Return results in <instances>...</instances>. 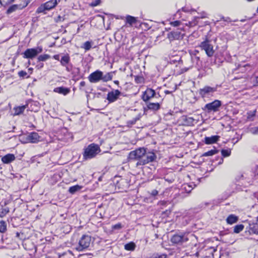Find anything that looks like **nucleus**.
<instances>
[{"label": "nucleus", "instance_id": "f257e3e1", "mask_svg": "<svg viewBox=\"0 0 258 258\" xmlns=\"http://www.w3.org/2000/svg\"><path fill=\"white\" fill-rule=\"evenodd\" d=\"M157 156L153 151H147L144 147H140L131 151L128 155V161H137L136 166L138 167L146 165L156 160Z\"/></svg>", "mask_w": 258, "mask_h": 258}, {"label": "nucleus", "instance_id": "f03ea898", "mask_svg": "<svg viewBox=\"0 0 258 258\" xmlns=\"http://www.w3.org/2000/svg\"><path fill=\"white\" fill-rule=\"evenodd\" d=\"M100 151L99 146L97 144L92 143L84 149L83 153V159L87 160L94 158Z\"/></svg>", "mask_w": 258, "mask_h": 258}, {"label": "nucleus", "instance_id": "7ed1b4c3", "mask_svg": "<svg viewBox=\"0 0 258 258\" xmlns=\"http://www.w3.org/2000/svg\"><path fill=\"white\" fill-rule=\"evenodd\" d=\"M198 47L200 48L201 50H204L208 57H211L213 56L215 53L214 46L212 44L211 40L207 38L201 42Z\"/></svg>", "mask_w": 258, "mask_h": 258}, {"label": "nucleus", "instance_id": "20e7f679", "mask_svg": "<svg viewBox=\"0 0 258 258\" xmlns=\"http://www.w3.org/2000/svg\"><path fill=\"white\" fill-rule=\"evenodd\" d=\"M58 2L57 0H49L44 4H41L37 9L36 13H45V11H50L57 5Z\"/></svg>", "mask_w": 258, "mask_h": 258}, {"label": "nucleus", "instance_id": "39448f33", "mask_svg": "<svg viewBox=\"0 0 258 258\" xmlns=\"http://www.w3.org/2000/svg\"><path fill=\"white\" fill-rule=\"evenodd\" d=\"M91 241V236L87 234L83 235L79 241V244L76 249L79 251H81L88 248L90 245Z\"/></svg>", "mask_w": 258, "mask_h": 258}, {"label": "nucleus", "instance_id": "423d86ee", "mask_svg": "<svg viewBox=\"0 0 258 258\" xmlns=\"http://www.w3.org/2000/svg\"><path fill=\"white\" fill-rule=\"evenodd\" d=\"M192 66H185L183 60L180 59L176 64L174 70V75L176 76L181 75L192 69Z\"/></svg>", "mask_w": 258, "mask_h": 258}, {"label": "nucleus", "instance_id": "0eeeda50", "mask_svg": "<svg viewBox=\"0 0 258 258\" xmlns=\"http://www.w3.org/2000/svg\"><path fill=\"white\" fill-rule=\"evenodd\" d=\"M42 51L41 47L27 48L23 53V57L27 59H33Z\"/></svg>", "mask_w": 258, "mask_h": 258}, {"label": "nucleus", "instance_id": "6e6552de", "mask_svg": "<svg viewBox=\"0 0 258 258\" xmlns=\"http://www.w3.org/2000/svg\"><path fill=\"white\" fill-rule=\"evenodd\" d=\"M157 95L160 96L159 93H156L154 89L148 87L145 91L143 92L141 97L144 102L148 103L152 98L156 97Z\"/></svg>", "mask_w": 258, "mask_h": 258}, {"label": "nucleus", "instance_id": "1a4fd4ad", "mask_svg": "<svg viewBox=\"0 0 258 258\" xmlns=\"http://www.w3.org/2000/svg\"><path fill=\"white\" fill-rule=\"evenodd\" d=\"M222 105L221 101L219 100H215L211 103H207L204 106V109L208 112L211 111L217 112Z\"/></svg>", "mask_w": 258, "mask_h": 258}, {"label": "nucleus", "instance_id": "9d476101", "mask_svg": "<svg viewBox=\"0 0 258 258\" xmlns=\"http://www.w3.org/2000/svg\"><path fill=\"white\" fill-rule=\"evenodd\" d=\"M59 61L61 66L65 67L66 70L67 72H70L72 71V64L70 63L71 57L69 54L66 53L63 55Z\"/></svg>", "mask_w": 258, "mask_h": 258}, {"label": "nucleus", "instance_id": "9b49d317", "mask_svg": "<svg viewBox=\"0 0 258 258\" xmlns=\"http://www.w3.org/2000/svg\"><path fill=\"white\" fill-rule=\"evenodd\" d=\"M103 72L97 70L91 73L88 77L89 82L91 83H96L101 80Z\"/></svg>", "mask_w": 258, "mask_h": 258}, {"label": "nucleus", "instance_id": "f8f14e48", "mask_svg": "<svg viewBox=\"0 0 258 258\" xmlns=\"http://www.w3.org/2000/svg\"><path fill=\"white\" fill-rule=\"evenodd\" d=\"M121 94V93L119 90L113 89L107 93L106 99L109 103L114 102L119 98Z\"/></svg>", "mask_w": 258, "mask_h": 258}, {"label": "nucleus", "instance_id": "ddd939ff", "mask_svg": "<svg viewBox=\"0 0 258 258\" xmlns=\"http://www.w3.org/2000/svg\"><path fill=\"white\" fill-rule=\"evenodd\" d=\"M216 91V88L215 87H211L209 86H205L203 88H201L199 90L200 95L202 98L208 97L209 95L213 93Z\"/></svg>", "mask_w": 258, "mask_h": 258}, {"label": "nucleus", "instance_id": "4468645a", "mask_svg": "<svg viewBox=\"0 0 258 258\" xmlns=\"http://www.w3.org/2000/svg\"><path fill=\"white\" fill-rule=\"evenodd\" d=\"M188 240V238L184 234L181 235L175 234L171 238V241L174 244H182Z\"/></svg>", "mask_w": 258, "mask_h": 258}, {"label": "nucleus", "instance_id": "2eb2a0df", "mask_svg": "<svg viewBox=\"0 0 258 258\" xmlns=\"http://www.w3.org/2000/svg\"><path fill=\"white\" fill-rule=\"evenodd\" d=\"M146 106L144 108V110H151L153 111H157L161 108L162 102H151L149 101L146 103Z\"/></svg>", "mask_w": 258, "mask_h": 258}, {"label": "nucleus", "instance_id": "dca6fc26", "mask_svg": "<svg viewBox=\"0 0 258 258\" xmlns=\"http://www.w3.org/2000/svg\"><path fill=\"white\" fill-rule=\"evenodd\" d=\"M40 136L36 132H32L26 138L27 143H36L39 141Z\"/></svg>", "mask_w": 258, "mask_h": 258}, {"label": "nucleus", "instance_id": "f3484780", "mask_svg": "<svg viewBox=\"0 0 258 258\" xmlns=\"http://www.w3.org/2000/svg\"><path fill=\"white\" fill-rule=\"evenodd\" d=\"M167 38L170 41L178 40L181 37V32L179 29L176 31H172L167 34Z\"/></svg>", "mask_w": 258, "mask_h": 258}, {"label": "nucleus", "instance_id": "a211bd4d", "mask_svg": "<svg viewBox=\"0 0 258 258\" xmlns=\"http://www.w3.org/2000/svg\"><path fill=\"white\" fill-rule=\"evenodd\" d=\"M28 104H26L22 105V106H15L13 108V111H14L13 115L17 116V115L22 114L24 113L25 110L27 108H28Z\"/></svg>", "mask_w": 258, "mask_h": 258}, {"label": "nucleus", "instance_id": "6ab92c4d", "mask_svg": "<svg viewBox=\"0 0 258 258\" xmlns=\"http://www.w3.org/2000/svg\"><path fill=\"white\" fill-rule=\"evenodd\" d=\"M138 18L131 15H126L125 19V26L132 27L134 24L137 23Z\"/></svg>", "mask_w": 258, "mask_h": 258}, {"label": "nucleus", "instance_id": "aec40b11", "mask_svg": "<svg viewBox=\"0 0 258 258\" xmlns=\"http://www.w3.org/2000/svg\"><path fill=\"white\" fill-rule=\"evenodd\" d=\"M16 159L15 155L13 154H7L2 157L1 160L4 164H9L14 161Z\"/></svg>", "mask_w": 258, "mask_h": 258}, {"label": "nucleus", "instance_id": "412c9836", "mask_svg": "<svg viewBox=\"0 0 258 258\" xmlns=\"http://www.w3.org/2000/svg\"><path fill=\"white\" fill-rule=\"evenodd\" d=\"M53 92L66 96L70 93L71 90L69 88L62 86L55 88Z\"/></svg>", "mask_w": 258, "mask_h": 258}, {"label": "nucleus", "instance_id": "4be33fe9", "mask_svg": "<svg viewBox=\"0 0 258 258\" xmlns=\"http://www.w3.org/2000/svg\"><path fill=\"white\" fill-rule=\"evenodd\" d=\"M220 137L219 136H212L211 137H206L205 138V143L207 145L217 143Z\"/></svg>", "mask_w": 258, "mask_h": 258}, {"label": "nucleus", "instance_id": "5701e85b", "mask_svg": "<svg viewBox=\"0 0 258 258\" xmlns=\"http://www.w3.org/2000/svg\"><path fill=\"white\" fill-rule=\"evenodd\" d=\"M238 217L234 214L229 215L226 218V221L228 224L232 225L238 221Z\"/></svg>", "mask_w": 258, "mask_h": 258}, {"label": "nucleus", "instance_id": "b1692460", "mask_svg": "<svg viewBox=\"0 0 258 258\" xmlns=\"http://www.w3.org/2000/svg\"><path fill=\"white\" fill-rule=\"evenodd\" d=\"M135 82L137 84H144L145 83V78L142 75L134 76Z\"/></svg>", "mask_w": 258, "mask_h": 258}, {"label": "nucleus", "instance_id": "393cba45", "mask_svg": "<svg viewBox=\"0 0 258 258\" xmlns=\"http://www.w3.org/2000/svg\"><path fill=\"white\" fill-rule=\"evenodd\" d=\"M141 118V115H138L135 117L133 118L131 120L126 121V126L128 127H131L134 125L137 121L139 120Z\"/></svg>", "mask_w": 258, "mask_h": 258}, {"label": "nucleus", "instance_id": "a878e982", "mask_svg": "<svg viewBox=\"0 0 258 258\" xmlns=\"http://www.w3.org/2000/svg\"><path fill=\"white\" fill-rule=\"evenodd\" d=\"M82 188V186L77 184L70 187L68 191L70 194H74L76 192L79 191Z\"/></svg>", "mask_w": 258, "mask_h": 258}, {"label": "nucleus", "instance_id": "bb28decb", "mask_svg": "<svg viewBox=\"0 0 258 258\" xmlns=\"http://www.w3.org/2000/svg\"><path fill=\"white\" fill-rule=\"evenodd\" d=\"M199 19V17H195L191 21L185 23V25L189 27H194L198 25Z\"/></svg>", "mask_w": 258, "mask_h": 258}, {"label": "nucleus", "instance_id": "cd10ccee", "mask_svg": "<svg viewBox=\"0 0 258 258\" xmlns=\"http://www.w3.org/2000/svg\"><path fill=\"white\" fill-rule=\"evenodd\" d=\"M244 228V226L242 224L236 225L233 227V232L236 234L239 233L240 232L243 230Z\"/></svg>", "mask_w": 258, "mask_h": 258}, {"label": "nucleus", "instance_id": "c85d7f7f", "mask_svg": "<svg viewBox=\"0 0 258 258\" xmlns=\"http://www.w3.org/2000/svg\"><path fill=\"white\" fill-rule=\"evenodd\" d=\"M113 76L111 73H107L105 75H103V74L102 76L101 81L104 82H107L108 81H111L112 79Z\"/></svg>", "mask_w": 258, "mask_h": 258}, {"label": "nucleus", "instance_id": "c756f323", "mask_svg": "<svg viewBox=\"0 0 258 258\" xmlns=\"http://www.w3.org/2000/svg\"><path fill=\"white\" fill-rule=\"evenodd\" d=\"M136 244L133 242H130L124 245V249L128 251H133L135 249Z\"/></svg>", "mask_w": 258, "mask_h": 258}, {"label": "nucleus", "instance_id": "7c9ffc66", "mask_svg": "<svg viewBox=\"0 0 258 258\" xmlns=\"http://www.w3.org/2000/svg\"><path fill=\"white\" fill-rule=\"evenodd\" d=\"M10 212L9 207H2L0 209V218H3L6 216Z\"/></svg>", "mask_w": 258, "mask_h": 258}, {"label": "nucleus", "instance_id": "2f4dec72", "mask_svg": "<svg viewBox=\"0 0 258 258\" xmlns=\"http://www.w3.org/2000/svg\"><path fill=\"white\" fill-rule=\"evenodd\" d=\"M19 9V5H13L9 7V8L7 10V14H10L15 11H16L17 9Z\"/></svg>", "mask_w": 258, "mask_h": 258}, {"label": "nucleus", "instance_id": "473e14b6", "mask_svg": "<svg viewBox=\"0 0 258 258\" xmlns=\"http://www.w3.org/2000/svg\"><path fill=\"white\" fill-rule=\"evenodd\" d=\"M92 41H87L84 43L81 47L85 49V51L89 50L92 47Z\"/></svg>", "mask_w": 258, "mask_h": 258}, {"label": "nucleus", "instance_id": "72a5a7b5", "mask_svg": "<svg viewBox=\"0 0 258 258\" xmlns=\"http://www.w3.org/2000/svg\"><path fill=\"white\" fill-rule=\"evenodd\" d=\"M50 58V56L47 54L40 55L37 57L38 61H45Z\"/></svg>", "mask_w": 258, "mask_h": 258}, {"label": "nucleus", "instance_id": "f704fd0d", "mask_svg": "<svg viewBox=\"0 0 258 258\" xmlns=\"http://www.w3.org/2000/svg\"><path fill=\"white\" fill-rule=\"evenodd\" d=\"M218 151L216 149H212L210 151H208L206 152H205L203 154L202 156L207 157V156H211L215 155L217 153Z\"/></svg>", "mask_w": 258, "mask_h": 258}, {"label": "nucleus", "instance_id": "c9c22d12", "mask_svg": "<svg viewBox=\"0 0 258 258\" xmlns=\"http://www.w3.org/2000/svg\"><path fill=\"white\" fill-rule=\"evenodd\" d=\"M19 1L20 3L18 5H19L20 9L25 8L30 2V0H19Z\"/></svg>", "mask_w": 258, "mask_h": 258}, {"label": "nucleus", "instance_id": "e433bc0d", "mask_svg": "<svg viewBox=\"0 0 258 258\" xmlns=\"http://www.w3.org/2000/svg\"><path fill=\"white\" fill-rule=\"evenodd\" d=\"M7 231V223L4 221H0V232L5 233Z\"/></svg>", "mask_w": 258, "mask_h": 258}, {"label": "nucleus", "instance_id": "4c0bfd02", "mask_svg": "<svg viewBox=\"0 0 258 258\" xmlns=\"http://www.w3.org/2000/svg\"><path fill=\"white\" fill-rule=\"evenodd\" d=\"M256 110L255 109L253 111H249L247 113V118L248 119L253 120V117L255 116Z\"/></svg>", "mask_w": 258, "mask_h": 258}, {"label": "nucleus", "instance_id": "58836bf2", "mask_svg": "<svg viewBox=\"0 0 258 258\" xmlns=\"http://www.w3.org/2000/svg\"><path fill=\"white\" fill-rule=\"evenodd\" d=\"M182 10L185 13L192 14L196 12V10L192 8H189L188 7H183L182 8Z\"/></svg>", "mask_w": 258, "mask_h": 258}, {"label": "nucleus", "instance_id": "ea45409f", "mask_svg": "<svg viewBox=\"0 0 258 258\" xmlns=\"http://www.w3.org/2000/svg\"><path fill=\"white\" fill-rule=\"evenodd\" d=\"M15 0H0V4L4 7H7L11 4Z\"/></svg>", "mask_w": 258, "mask_h": 258}, {"label": "nucleus", "instance_id": "a19ab883", "mask_svg": "<svg viewBox=\"0 0 258 258\" xmlns=\"http://www.w3.org/2000/svg\"><path fill=\"white\" fill-rule=\"evenodd\" d=\"M231 151L229 149H222L221 154L223 157H228L231 155Z\"/></svg>", "mask_w": 258, "mask_h": 258}, {"label": "nucleus", "instance_id": "79ce46f5", "mask_svg": "<svg viewBox=\"0 0 258 258\" xmlns=\"http://www.w3.org/2000/svg\"><path fill=\"white\" fill-rule=\"evenodd\" d=\"M101 3V0H95L93 1L91 3L89 4V6L91 7H95L99 6Z\"/></svg>", "mask_w": 258, "mask_h": 258}, {"label": "nucleus", "instance_id": "37998d69", "mask_svg": "<svg viewBox=\"0 0 258 258\" xmlns=\"http://www.w3.org/2000/svg\"><path fill=\"white\" fill-rule=\"evenodd\" d=\"M18 74L20 77L26 78H29V76L27 75V72L24 71H23V70L19 71L18 72Z\"/></svg>", "mask_w": 258, "mask_h": 258}, {"label": "nucleus", "instance_id": "c03bdc74", "mask_svg": "<svg viewBox=\"0 0 258 258\" xmlns=\"http://www.w3.org/2000/svg\"><path fill=\"white\" fill-rule=\"evenodd\" d=\"M249 131L252 135H258V126L250 128Z\"/></svg>", "mask_w": 258, "mask_h": 258}, {"label": "nucleus", "instance_id": "a18cd8bd", "mask_svg": "<svg viewBox=\"0 0 258 258\" xmlns=\"http://www.w3.org/2000/svg\"><path fill=\"white\" fill-rule=\"evenodd\" d=\"M167 255L166 253H162V254H154L152 257L151 258H167Z\"/></svg>", "mask_w": 258, "mask_h": 258}, {"label": "nucleus", "instance_id": "49530a36", "mask_svg": "<svg viewBox=\"0 0 258 258\" xmlns=\"http://www.w3.org/2000/svg\"><path fill=\"white\" fill-rule=\"evenodd\" d=\"M181 24V21L179 20H176L170 22V25L173 27H178Z\"/></svg>", "mask_w": 258, "mask_h": 258}, {"label": "nucleus", "instance_id": "de8ad7c7", "mask_svg": "<svg viewBox=\"0 0 258 258\" xmlns=\"http://www.w3.org/2000/svg\"><path fill=\"white\" fill-rule=\"evenodd\" d=\"M251 230L254 234H258V224H255L253 225L251 228Z\"/></svg>", "mask_w": 258, "mask_h": 258}, {"label": "nucleus", "instance_id": "09e8293b", "mask_svg": "<svg viewBox=\"0 0 258 258\" xmlns=\"http://www.w3.org/2000/svg\"><path fill=\"white\" fill-rule=\"evenodd\" d=\"M64 19L63 17H61L60 15H58L55 19V22L56 23H58L60 22H63L64 21Z\"/></svg>", "mask_w": 258, "mask_h": 258}, {"label": "nucleus", "instance_id": "8fccbe9b", "mask_svg": "<svg viewBox=\"0 0 258 258\" xmlns=\"http://www.w3.org/2000/svg\"><path fill=\"white\" fill-rule=\"evenodd\" d=\"M122 228L121 224L118 223L112 226V229H120Z\"/></svg>", "mask_w": 258, "mask_h": 258}, {"label": "nucleus", "instance_id": "3c124183", "mask_svg": "<svg viewBox=\"0 0 258 258\" xmlns=\"http://www.w3.org/2000/svg\"><path fill=\"white\" fill-rule=\"evenodd\" d=\"M86 82L84 81H81L79 84V89L80 90H82L83 87L86 86Z\"/></svg>", "mask_w": 258, "mask_h": 258}, {"label": "nucleus", "instance_id": "603ef678", "mask_svg": "<svg viewBox=\"0 0 258 258\" xmlns=\"http://www.w3.org/2000/svg\"><path fill=\"white\" fill-rule=\"evenodd\" d=\"M55 60L60 61V56L59 54H55L52 56Z\"/></svg>", "mask_w": 258, "mask_h": 258}, {"label": "nucleus", "instance_id": "864d4df0", "mask_svg": "<svg viewBox=\"0 0 258 258\" xmlns=\"http://www.w3.org/2000/svg\"><path fill=\"white\" fill-rule=\"evenodd\" d=\"M158 191L156 189H154L152 191L151 195L153 196H156V195H158Z\"/></svg>", "mask_w": 258, "mask_h": 258}, {"label": "nucleus", "instance_id": "5fc2aeb1", "mask_svg": "<svg viewBox=\"0 0 258 258\" xmlns=\"http://www.w3.org/2000/svg\"><path fill=\"white\" fill-rule=\"evenodd\" d=\"M253 85L255 86H258V76L255 78Z\"/></svg>", "mask_w": 258, "mask_h": 258}, {"label": "nucleus", "instance_id": "6e6d98bb", "mask_svg": "<svg viewBox=\"0 0 258 258\" xmlns=\"http://www.w3.org/2000/svg\"><path fill=\"white\" fill-rule=\"evenodd\" d=\"M113 83H114L115 85H116L117 86H119V81H118V80H114V81H113Z\"/></svg>", "mask_w": 258, "mask_h": 258}, {"label": "nucleus", "instance_id": "4d7b16f0", "mask_svg": "<svg viewBox=\"0 0 258 258\" xmlns=\"http://www.w3.org/2000/svg\"><path fill=\"white\" fill-rule=\"evenodd\" d=\"M223 162V158H220V161L219 162V164H222Z\"/></svg>", "mask_w": 258, "mask_h": 258}, {"label": "nucleus", "instance_id": "13d9d810", "mask_svg": "<svg viewBox=\"0 0 258 258\" xmlns=\"http://www.w3.org/2000/svg\"><path fill=\"white\" fill-rule=\"evenodd\" d=\"M184 188L185 189V190L187 191V192H189L190 191V190H189L188 191L187 190V189H186V186L184 187Z\"/></svg>", "mask_w": 258, "mask_h": 258}, {"label": "nucleus", "instance_id": "bf43d9fd", "mask_svg": "<svg viewBox=\"0 0 258 258\" xmlns=\"http://www.w3.org/2000/svg\"><path fill=\"white\" fill-rule=\"evenodd\" d=\"M16 235H17V236H19L20 234L18 232H17Z\"/></svg>", "mask_w": 258, "mask_h": 258}, {"label": "nucleus", "instance_id": "052dcab7", "mask_svg": "<svg viewBox=\"0 0 258 258\" xmlns=\"http://www.w3.org/2000/svg\"><path fill=\"white\" fill-rule=\"evenodd\" d=\"M246 1L248 2H252V1H254V0H246Z\"/></svg>", "mask_w": 258, "mask_h": 258}, {"label": "nucleus", "instance_id": "680f3d73", "mask_svg": "<svg viewBox=\"0 0 258 258\" xmlns=\"http://www.w3.org/2000/svg\"><path fill=\"white\" fill-rule=\"evenodd\" d=\"M29 70H30V71H32V70H33V69H32V68H29Z\"/></svg>", "mask_w": 258, "mask_h": 258}, {"label": "nucleus", "instance_id": "e2e57ef3", "mask_svg": "<svg viewBox=\"0 0 258 258\" xmlns=\"http://www.w3.org/2000/svg\"><path fill=\"white\" fill-rule=\"evenodd\" d=\"M165 93H166V94H167V93H169V92H168V91H165Z\"/></svg>", "mask_w": 258, "mask_h": 258}, {"label": "nucleus", "instance_id": "0e129e2a", "mask_svg": "<svg viewBox=\"0 0 258 258\" xmlns=\"http://www.w3.org/2000/svg\"><path fill=\"white\" fill-rule=\"evenodd\" d=\"M188 187H190L189 185H186Z\"/></svg>", "mask_w": 258, "mask_h": 258}, {"label": "nucleus", "instance_id": "69168bd1", "mask_svg": "<svg viewBox=\"0 0 258 258\" xmlns=\"http://www.w3.org/2000/svg\"><path fill=\"white\" fill-rule=\"evenodd\" d=\"M196 255H198V252H197V253H196Z\"/></svg>", "mask_w": 258, "mask_h": 258}]
</instances>
